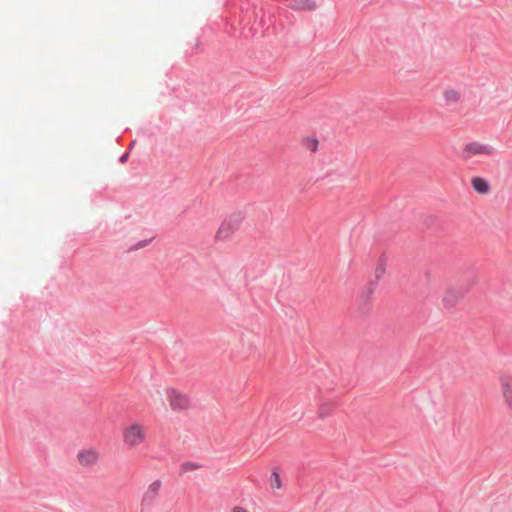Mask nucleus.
<instances>
[{
	"mask_svg": "<svg viewBox=\"0 0 512 512\" xmlns=\"http://www.w3.org/2000/svg\"><path fill=\"white\" fill-rule=\"evenodd\" d=\"M121 438L127 449L136 450L147 442V427L139 421L130 422L123 427Z\"/></svg>",
	"mask_w": 512,
	"mask_h": 512,
	"instance_id": "f257e3e1",
	"label": "nucleus"
},
{
	"mask_svg": "<svg viewBox=\"0 0 512 512\" xmlns=\"http://www.w3.org/2000/svg\"><path fill=\"white\" fill-rule=\"evenodd\" d=\"M243 221L244 215L240 212H234L228 215L220 223L215 233V240L217 242H225L230 240L240 229Z\"/></svg>",
	"mask_w": 512,
	"mask_h": 512,
	"instance_id": "f03ea898",
	"label": "nucleus"
},
{
	"mask_svg": "<svg viewBox=\"0 0 512 512\" xmlns=\"http://www.w3.org/2000/svg\"><path fill=\"white\" fill-rule=\"evenodd\" d=\"M102 460V454L96 447H84L80 449L76 456V464L82 469H90L97 466Z\"/></svg>",
	"mask_w": 512,
	"mask_h": 512,
	"instance_id": "7ed1b4c3",
	"label": "nucleus"
},
{
	"mask_svg": "<svg viewBox=\"0 0 512 512\" xmlns=\"http://www.w3.org/2000/svg\"><path fill=\"white\" fill-rule=\"evenodd\" d=\"M165 396L172 411L184 412L192 407L190 397L178 389L167 388L165 390Z\"/></svg>",
	"mask_w": 512,
	"mask_h": 512,
	"instance_id": "20e7f679",
	"label": "nucleus"
},
{
	"mask_svg": "<svg viewBox=\"0 0 512 512\" xmlns=\"http://www.w3.org/2000/svg\"><path fill=\"white\" fill-rule=\"evenodd\" d=\"M498 383L502 403L512 415V374L502 373L498 378Z\"/></svg>",
	"mask_w": 512,
	"mask_h": 512,
	"instance_id": "39448f33",
	"label": "nucleus"
},
{
	"mask_svg": "<svg viewBox=\"0 0 512 512\" xmlns=\"http://www.w3.org/2000/svg\"><path fill=\"white\" fill-rule=\"evenodd\" d=\"M493 154L494 148L491 145L476 141L467 143L462 151L464 159H471L476 156H491Z\"/></svg>",
	"mask_w": 512,
	"mask_h": 512,
	"instance_id": "423d86ee",
	"label": "nucleus"
},
{
	"mask_svg": "<svg viewBox=\"0 0 512 512\" xmlns=\"http://www.w3.org/2000/svg\"><path fill=\"white\" fill-rule=\"evenodd\" d=\"M162 488V482L160 480H155L151 482L146 490L143 493L141 499L142 507L150 506L154 503L155 500L159 497V493Z\"/></svg>",
	"mask_w": 512,
	"mask_h": 512,
	"instance_id": "0eeeda50",
	"label": "nucleus"
},
{
	"mask_svg": "<svg viewBox=\"0 0 512 512\" xmlns=\"http://www.w3.org/2000/svg\"><path fill=\"white\" fill-rule=\"evenodd\" d=\"M472 188L481 195H486L490 191V185L485 178L476 176L471 179Z\"/></svg>",
	"mask_w": 512,
	"mask_h": 512,
	"instance_id": "6e6552de",
	"label": "nucleus"
},
{
	"mask_svg": "<svg viewBox=\"0 0 512 512\" xmlns=\"http://www.w3.org/2000/svg\"><path fill=\"white\" fill-rule=\"evenodd\" d=\"M160 387H153L148 391V398L151 404L154 406H164V396Z\"/></svg>",
	"mask_w": 512,
	"mask_h": 512,
	"instance_id": "1a4fd4ad",
	"label": "nucleus"
},
{
	"mask_svg": "<svg viewBox=\"0 0 512 512\" xmlns=\"http://www.w3.org/2000/svg\"><path fill=\"white\" fill-rule=\"evenodd\" d=\"M442 97L446 103L455 104L461 100V93L454 88H449L443 92Z\"/></svg>",
	"mask_w": 512,
	"mask_h": 512,
	"instance_id": "9d476101",
	"label": "nucleus"
},
{
	"mask_svg": "<svg viewBox=\"0 0 512 512\" xmlns=\"http://www.w3.org/2000/svg\"><path fill=\"white\" fill-rule=\"evenodd\" d=\"M460 298L461 297L457 295L454 291L448 290L443 297V302L445 303L446 306L451 307L455 305Z\"/></svg>",
	"mask_w": 512,
	"mask_h": 512,
	"instance_id": "9b49d317",
	"label": "nucleus"
},
{
	"mask_svg": "<svg viewBox=\"0 0 512 512\" xmlns=\"http://www.w3.org/2000/svg\"><path fill=\"white\" fill-rule=\"evenodd\" d=\"M333 409H334V405L332 403H330V402L323 403L319 407L318 415L321 418L327 417V416H329L331 414Z\"/></svg>",
	"mask_w": 512,
	"mask_h": 512,
	"instance_id": "f8f14e48",
	"label": "nucleus"
},
{
	"mask_svg": "<svg viewBox=\"0 0 512 512\" xmlns=\"http://www.w3.org/2000/svg\"><path fill=\"white\" fill-rule=\"evenodd\" d=\"M270 486L273 489H280L282 487V482L280 475L277 472H273L270 476Z\"/></svg>",
	"mask_w": 512,
	"mask_h": 512,
	"instance_id": "ddd939ff",
	"label": "nucleus"
},
{
	"mask_svg": "<svg viewBox=\"0 0 512 512\" xmlns=\"http://www.w3.org/2000/svg\"><path fill=\"white\" fill-rule=\"evenodd\" d=\"M316 7V4L312 0L301 1L296 5V8L302 10H313Z\"/></svg>",
	"mask_w": 512,
	"mask_h": 512,
	"instance_id": "4468645a",
	"label": "nucleus"
},
{
	"mask_svg": "<svg viewBox=\"0 0 512 512\" xmlns=\"http://www.w3.org/2000/svg\"><path fill=\"white\" fill-rule=\"evenodd\" d=\"M384 272H385L384 267H382V266L378 267V268L376 269V271H375L376 277H377V278H381V277H382V275L384 274Z\"/></svg>",
	"mask_w": 512,
	"mask_h": 512,
	"instance_id": "2eb2a0df",
	"label": "nucleus"
},
{
	"mask_svg": "<svg viewBox=\"0 0 512 512\" xmlns=\"http://www.w3.org/2000/svg\"><path fill=\"white\" fill-rule=\"evenodd\" d=\"M231 512H249V511L242 506H235L231 509Z\"/></svg>",
	"mask_w": 512,
	"mask_h": 512,
	"instance_id": "dca6fc26",
	"label": "nucleus"
},
{
	"mask_svg": "<svg viewBox=\"0 0 512 512\" xmlns=\"http://www.w3.org/2000/svg\"><path fill=\"white\" fill-rule=\"evenodd\" d=\"M373 293V288L372 287H369L368 288V295L372 294Z\"/></svg>",
	"mask_w": 512,
	"mask_h": 512,
	"instance_id": "f3484780",
	"label": "nucleus"
}]
</instances>
